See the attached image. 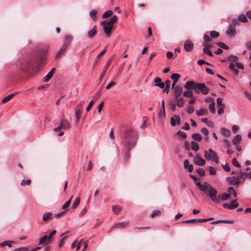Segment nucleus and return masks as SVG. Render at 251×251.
<instances>
[{"label":"nucleus","mask_w":251,"mask_h":251,"mask_svg":"<svg viewBox=\"0 0 251 251\" xmlns=\"http://www.w3.org/2000/svg\"><path fill=\"white\" fill-rule=\"evenodd\" d=\"M124 129L121 134V142L125 148L132 149L136 145L139 138L138 132L133 128L130 126H122Z\"/></svg>","instance_id":"f257e3e1"},{"label":"nucleus","mask_w":251,"mask_h":251,"mask_svg":"<svg viewBox=\"0 0 251 251\" xmlns=\"http://www.w3.org/2000/svg\"><path fill=\"white\" fill-rule=\"evenodd\" d=\"M200 190L201 191L204 192L207 195H208L211 200L215 202H220V197L217 196V191L212 186L207 182H204L202 184L200 182H197L195 183Z\"/></svg>","instance_id":"f03ea898"},{"label":"nucleus","mask_w":251,"mask_h":251,"mask_svg":"<svg viewBox=\"0 0 251 251\" xmlns=\"http://www.w3.org/2000/svg\"><path fill=\"white\" fill-rule=\"evenodd\" d=\"M184 87L188 90H194L195 93H201L203 95L209 93V89L204 83H197L193 81H188L184 85Z\"/></svg>","instance_id":"7ed1b4c3"},{"label":"nucleus","mask_w":251,"mask_h":251,"mask_svg":"<svg viewBox=\"0 0 251 251\" xmlns=\"http://www.w3.org/2000/svg\"><path fill=\"white\" fill-rule=\"evenodd\" d=\"M204 157L208 160H212L217 164L219 163L218 157L213 150L209 149L207 151H204Z\"/></svg>","instance_id":"20e7f679"},{"label":"nucleus","mask_w":251,"mask_h":251,"mask_svg":"<svg viewBox=\"0 0 251 251\" xmlns=\"http://www.w3.org/2000/svg\"><path fill=\"white\" fill-rule=\"evenodd\" d=\"M233 23L229 25L228 29L226 31V33L230 36H233L236 33L235 26L238 24L237 20L235 19L232 21Z\"/></svg>","instance_id":"39448f33"},{"label":"nucleus","mask_w":251,"mask_h":251,"mask_svg":"<svg viewBox=\"0 0 251 251\" xmlns=\"http://www.w3.org/2000/svg\"><path fill=\"white\" fill-rule=\"evenodd\" d=\"M83 104L84 102L81 101L77 105H76L75 107V115L76 118V123H78V121L79 120L81 117L82 112L81 109Z\"/></svg>","instance_id":"423d86ee"},{"label":"nucleus","mask_w":251,"mask_h":251,"mask_svg":"<svg viewBox=\"0 0 251 251\" xmlns=\"http://www.w3.org/2000/svg\"><path fill=\"white\" fill-rule=\"evenodd\" d=\"M32 62V59H29L24 61L21 63L20 65L21 69L25 72L28 71L30 68Z\"/></svg>","instance_id":"0eeeda50"},{"label":"nucleus","mask_w":251,"mask_h":251,"mask_svg":"<svg viewBox=\"0 0 251 251\" xmlns=\"http://www.w3.org/2000/svg\"><path fill=\"white\" fill-rule=\"evenodd\" d=\"M129 223V221H125L121 223H116L112 226V227L109 230L108 232H111L113 229L115 228H125L128 225Z\"/></svg>","instance_id":"6e6552de"},{"label":"nucleus","mask_w":251,"mask_h":251,"mask_svg":"<svg viewBox=\"0 0 251 251\" xmlns=\"http://www.w3.org/2000/svg\"><path fill=\"white\" fill-rule=\"evenodd\" d=\"M239 204L237 202L236 200H234L230 202V203H224L223 206L225 208L228 209H234L238 207Z\"/></svg>","instance_id":"1a4fd4ad"},{"label":"nucleus","mask_w":251,"mask_h":251,"mask_svg":"<svg viewBox=\"0 0 251 251\" xmlns=\"http://www.w3.org/2000/svg\"><path fill=\"white\" fill-rule=\"evenodd\" d=\"M174 102L179 108H182L185 104V100L183 97H174Z\"/></svg>","instance_id":"9d476101"},{"label":"nucleus","mask_w":251,"mask_h":251,"mask_svg":"<svg viewBox=\"0 0 251 251\" xmlns=\"http://www.w3.org/2000/svg\"><path fill=\"white\" fill-rule=\"evenodd\" d=\"M226 181L232 185H238L240 182V178L237 176L227 177H226Z\"/></svg>","instance_id":"9b49d317"},{"label":"nucleus","mask_w":251,"mask_h":251,"mask_svg":"<svg viewBox=\"0 0 251 251\" xmlns=\"http://www.w3.org/2000/svg\"><path fill=\"white\" fill-rule=\"evenodd\" d=\"M194 48V44L190 40H187L184 43V49L186 51H191Z\"/></svg>","instance_id":"f8f14e48"},{"label":"nucleus","mask_w":251,"mask_h":251,"mask_svg":"<svg viewBox=\"0 0 251 251\" xmlns=\"http://www.w3.org/2000/svg\"><path fill=\"white\" fill-rule=\"evenodd\" d=\"M103 25V29L105 33L108 36H109V34L113 28V26L107 23H105Z\"/></svg>","instance_id":"ddd939ff"},{"label":"nucleus","mask_w":251,"mask_h":251,"mask_svg":"<svg viewBox=\"0 0 251 251\" xmlns=\"http://www.w3.org/2000/svg\"><path fill=\"white\" fill-rule=\"evenodd\" d=\"M194 162L199 166H203L205 164V161L200 156H195L193 159Z\"/></svg>","instance_id":"4468645a"},{"label":"nucleus","mask_w":251,"mask_h":251,"mask_svg":"<svg viewBox=\"0 0 251 251\" xmlns=\"http://www.w3.org/2000/svg\"><path fill=\"white\" fill-rule=\"evenodd\" d=\"M118 20V17L116 15L113 16L109 20V21H104L101 22V25H104L105 23H107L111 25H113V24L117 22Z\"/></svg>","instance_id":"2eb2a0df"},{"label":"nucleus","mask_w":251,"mask_h":251,"mask_svg":"<svg viewBox=\"0 0 251 251\" xmlns=\"http://www.w3.org/2000/svg\"><path fill=\"white\" fill-rule=\"evenodd\" d=\"M182 93V88L181 86H176L174 89V97H181L180 95Z\"/></svg>","instance_id":"dca6fc26"},{"label":"nucleus","mask_w":251,"mask_h":251,"mask_svg":"<svg viewBox=\"0 0 251 251\" xmlns=\"http://www.w3.org/2000/svg\"><path fill=\"white\" fill-rule=\"evenodd\" d=\"M162 107L158 113L159 118H162L165 116V102L164 100H162Z\"/></svg>","instance_id":"f3484780"},{"label":"nucleus","mask_w":251,"mask_h":251,"mask_svg":"<svg viewBox=\"0 0 251 251\" xmlns=\"http://www.w3.org/2000/svg\"><path fill=\"white\" fill-rule=\"evenodd\" d=\"M65 41L63 45H66L67 46V49L68 48L69 44L72 41L73 37L72 36L70 35H65Z\"/></svg>","instance_id":"a211bd4d"},{"label":"nucleus","mask_w":251,"mask_h":251,"mask_svg":"<svg viewBox=\"0 0 251 251\" xmlns=\"http://www.w3.org/2000/svg\"><path fill=\"white\" fill-rule=\"evenodd\" d=\"M96 26H94L92 29L88 31V36L90 38H93L97 33Z\"/></svg>","instance_id":"6ab92c4d"},{"label":"nucleus","mask_w":251,"mask_h":251,"mask_svg":"<svg viewBox=\"0 0 251 251\" xmlns=\"http://www.w3.org/2000/svg\"><path fill=\"white\" fill-rule=\"evenodd\" d=\"M184 167L187 169L189 172H191L193 170V166L192 164H189L188 160H185L184 162Z\"/></svg>","instance_id":"aec40b11"},{"label":"nucleus","mask_w":251,"mask_h":251,"mask_svg":"<svg viewBox=\"0 0 251 251\" xmlns=\"http://www.w3.org/2000/svg\"><path fill=\"white\" fill-rule=\"evenodd\" d=\"M54 70L55 69L52 68L51 71L43 78V80L45 82H48L50 79L53 75Z\"/></svg>","instance_id":"412c9836"},{"label":"nucleus","mask_w":251,"mask_h":251,"mask_svg":"<svg viewBox=\"0 0 251 251\" xmlns=\"http://www.w3.org/2000/svg\"><path fill=\"white\" fill-rule=\"evenodd\" d=\"M67 46L66 45H63L61 49L57 52L56 55V58H59L60 56L66 51Z\"/></svg>","instance_id":"4be33fe9"},{"label":"nucleus","mask_w":251,"mask_h":251,"mask_svg":"<svg viewBox=\"0 0 251 251\" xmlns=\"http://www.w3.org/2000/svg\"><path fill=\"white\" fill-rule=\"evenodd\" d=\"M220 132L223 135L226 136H229L231 134L230 130L225 127H222L220 129Z\"/></svg>","instance_id":"5701e85b"},{"label":"nucleus","mask_w":251,"mask_h":251,"mask_svg":"<svg viewBox=\"0 0 251 251\" xmlns=\"http://www.w3.org/2000/svg\"><path fill=\"white\" fill-rule=\"evenodd\" d=\"M52 213L51 212H46L43 215V220L44 222H47L48 220L52 218Z\"/></svg>","instance_id":"b1692460"},{"label":"nucleus","mask_w":251,"mask_h":251,"mask_svg":"<svg viewBox=\"0 0 251 251\" xmlns=\"http://www.w3.org/2000/svg\"><path fill=\"white\" fill-rule=\"evenodd\" d=\"M62 125H63V129H69L71 126L70 122L65 119H62L61 121Z\"/></svg>","instance_id":"393cba45"},{"label":"nucleus","mask_w":251,"mask_h":251,"mask_svg":"<svg viewBox=\"0 0 251 251\" xmlns=\"http://www.w3.org/2000/svg\"><path fill=\"white\" fill-rule=\"evenodd\" d=\"M196 114L198 116H202L203 115H206L208 114V111L204 109H201L200 110H197L196 111Z\"/></svg>","instance_id":"a878e982"},{"label":"nucleus","mask_w":251,"mask_h":251,"mask_svg":"<svg viewBox=\"0 0 251 251\" xmlns=\"http://www.w3.org/2000/svg\"><path fill=\"white\" fill-rule=\"evenodd\" d=\"M50 242V240L48 237L47 235H44L43 237H42L40 240L39 245L41 244H47L49 243Z\"/></svg>","instance_id":"bb28decb"},{"label":"nucleus","mask_w":251,"mask_h":251,"mask_svg":"<svg viewBox=\"0 0 251 251\" xmlns=\"http://www.w3.org/2000/svg\"><path fill=\"white\" fill-rule=\"evenodd\" d=\"M13 241H4L0 243V247L2 248L5 246H7L9 248H11L12 247V244L14 243Z\"/></svg>","instance_id":"cd10ccee"},{"label":"nucleus","mask_w":251,"mask_h":251,"mask_svg":"<svg viewBox=\"0 0 251 251\" xmlns=\"http://www.w3.org/2000/svg\"><path fill=\"white\" fill-rule=\"evenodd\" d=\"M242 139V136L240 134L236 135L233 139L232 142L234 145L238 144Z\"/></svg>","instance_id":"c85d7f7f"},{"label":"nucleus","mask_w":251,"mask_h":251,"mask_svg":"<svg viewBox=\"0 0 251 251\" xmlns=\"http://www.w3.org/2000/svg\"><path fill=\"white\" fill-rule=\"evenodd\" d=\"M15 93L11 94L5 97H4L2 100L1 102L3 103H6L9 101L13 97L15 96Z\"/></svg>","instance_id":"c756f323"},{"label":"nucleus","mask_w":251,"mask_h":251,"mask_svg":"<svg viewBox=\"0 0 251 251\" xmlns=\"http://www.w3.org/2000/svg\"><path fill=\"white\" fill-rule=\"evenodd\" d=\"M239 178H245L246 177H248L250 176V173L249 172H242L240 171L238 173Z\"/></svg>","instance_id":"7c9ffc66"},{"label":"nucleus","mask_w":251,"mask_h":251,"mask_svg":"<svg viewBox=\"0 0 251 251\" xmlns=\"http://www.w3.org/2000/svg\"><path fill=\"white\" fill-rule=\"evenodd\" d=\"M238 20L243 23H247L248 22V19L247 18V15L241 14L239 15L238 17Z\"/></svg>","instance_id":"2f4dec72"},{"label":"nucleus","mask_w":251,"mask_h":251,"mask_svg":"<svg viewBox=\"0 0 251 251\" xmlns=\"http://www.w3.org/2000/svg\"><path fill=\"white\" fill-rule=\"evenodd\" d=\"M229 67L236 75H238L239 71L237 69H236V66L234 63H230Z\"/></svg>","instance_id":"473e14b6"},{"label":"nucleus","mask_w":251,"mask_h":251,"mask_svg":"<svg viewBox=\"0 0 251 251\" xmlns=\"http://www.w3.org/2000/svg\"><path fill=\"white\" fill-rule=\"evenodd\" d=\"M191 149L194 151H198L199 149V146L198 144L195 141H192L191 142Z\"/></svg>","instance_id":"72a5a7b5"},{"label":"nucleus","mask_w":251,"mask_h":251,"mask_svg":"<svg viewBox=\"0 0 251 251\" xmlns=\"http://www.w3.org/2000/svg\"><path fill=\"white\" fill-rule=\"evenodd\" d=\"M183 95L185 97L193 98V93L191 90H187L183 93Z\"/></svg>","instance_id":"f704fd0d"},{"label":"nucleus","mask_w":251,"mask_h":251,"mask_svg":"<svg viewBox=\"0 0 251 251\" xmlns=\"http://www.w3.org/2000/svg\"><path fill=\"white\" fill-rule=\"evenodd\" d=\"M180 77V75L176 73L173 74L171 76V78L173 80V81L175 82H177Z\"/></svg>","instance_id":"c9c22d12"},{"label":"nucleus","mask_w":251,"mask_h":251,"mask_svg":"<svg viewBox=\"0 0 251 251\" xmlns=\"http://www.w3.org/2000/svg\"><path fill=\"white\" fill-rule=\"evenodd\" d=\"M111 60L109 59L108 60L107 62V64L106 65V66H105V67L103 69V72H102V73L101 74L100 76V78H102V77H103V76L105 75V73H106V70L108 68V67L109 66V65H110V63H111Z\"/></svg>","instance_id":"e433bc0d"},{"label":"nucleus","mask_w":251,"mask_h":251,"mask_svg":"<svg viewBox=\"0 0 251 251\" xmlns=\"http://www.w3.org/2000/svg\"><path fill=\"white\" fill-rule=\"evenodd\" d=\"M97 10L95 9L92 10L90 12V16L93 20H95L96 19V15L97 14Z\"/></svg>","instance_id":"4c0bfd02"},{"label":"nucleus","mask_w":251,"mask_h":251,"mask_svg":"<svg viewBox=\"0 0 251 251\" xmlns=\"http://www.w3.org/2000/svg\"><path fill=\"white\" fill-rule=\"evenodd\" d=\"M228 192L230 195H232L234 198H236L237 196V194L233 187H229L228 189Z\"/></svg>","instance_id":"58836bf2"},{"label":"nucleus","mask_w":251,"mask_h":251,"mask_svg":"<svg viewBox=\"0 0 251 251\" xmlns=\"http://www.w3.org/2000/svg\"><path fill=\"white\" fill-rule=\"evenodd\" d=\"M193 138L197 141H200L202 139V136L200 133H194L192 135Z\"/></svg>","instance_id":"ea45409f"},{"label":"nucleus","mask_w":251,"mask_h":251,"mask_svg":"<svg viewBox=\"0 0 251 251\" xmlns=\"http://www.w3.org/2000/svg\"><path fill=\"white\" fill-rule=\"evenodd\" d=\"M112 13L113 12L112 10H107L103 14V15H102V18L104 19L106 18L111 16Z\"/></svg>","instance_id":"a19ab883"},{"label":"nucleus","mask_w":251,"mask_h":251,"mask_svg":"<svg viewBox=\"0 0 251 251\" xmlns=\"http://www.w3.org/2000/svg\"><path fill=\"white\" fill-rule=\"evenodd\" d=\"M126 149V151L125 153V158L126 160L129 159L130 157V151L132 149H128L127 148H125Z\"/></svg>","instance_id":"79ce46f5"},{"label":"nucleus","mask_w":251,"mask_h":251,"mask_svg":"<svg viewBox=\"0 0 251 251\" xmlns=\"http://www.w3.org/2000/svg\"><path fill=\"white\" fill-rule=\"evenodd\" d=\"M122 209V207L119 205H115L112 207L113 212L117 214Z\"/></svg>","instance_id":"37998d69"},{"label":"nucleus","mask_w":251,"mask_h":251,"mask_svg":"<svg viewBox=\"0 0 251 251\" xmlns=\"http://www.w3.org/2000/svg\"><path fill=\"white\" fill-rule=\"evenodd\" d=\"M73 198V196L71 197L70 200L67 201L62 206V208L63 209H66L70 205L72 199Z\"/></svg>","instance_id":"c03bdc74"},{"label":"nucleus","mask_w":251,"mask_h":251,"mask_svg":"<svg viewBox=\"0 0 251 251\" xmlns=\"http://www.w3.org/2000/svg\"><path fill=\"white\" fill-rule=\"evenodd\" d=\"M216 44L219 46L221 48L225 49V50H228L229 49V47L226 45L225 44L222 42H217Z\"/></svg>","instance_id":"a18cd8bd"},{"label":"nucleus","mask_w":251,"mask_h":251,"mask_svg":"<svg viewBox=\"0 0 251 251\" xmlns=\"http://www.w3.org/2000/svg\"><path fill=\"white\" fill-rule=\"evenodd\" d=\"M209 108L210 112L212 114H214L215 113V103L212 102L210 103L209 105Z\"/></svg>","instance_id":"49530a36"},{"label":"nucleus","mask_w":251,"mask_h":251,"mask_svg":"<svg viewBox=\"0 0 251 251\" xmlns=\"http://www.w3.org/2000/svg\"><path fill=\"white\" fill-rule=\"evenodd\" d=\"M197 172L201 176H203L205 175V171L203 169L199 168L197 169Z\"/></svg>","instance_id":"de8ad7c7"},{"label":"nucleus","mask_w":251,"mask_h":251,"mask_svg":"<svg viewBox=\"0 0 251 251\" xmlns=\"http://www.w3.org/2000/svg\"><path fill=\"white\" fill-rule=\"evenodd\" d=\"M79 202H80V198L78 197V198H76L75 201H74V202L72 205V208H75L77 206V205L79 203Z\"/></svg>","instance_id":"09e8293b"},{"label":"nucleus","mask_w":251,"mask_h":251,"mask_svg":"<svg viewBox=\"0 0 251 251\" xmlns=\"http://www.w3.org/2000/svg\"><path fill=\"white\" fill-rule=\"evenodd\" d=\"M28 247H24L15 249L14 251H29Z\"/></svg>","instance_id":"8fccbe9b"},{"label":"nucleus","mask_w":251,"mask_h":251,"mask_svg":"<svg viewBox=\"0 0 251 251\" xmlns=\"http://www.w3.org/2000/svg\"><path fill=\"white\" fill-rule=\"evenodd\" d=\"M181 223H185V224L196 223H197V219H193L187 220L185 221H183Z\"/></svg>","instance_id":"3c124183"},{"label":"nucleus","mask_w":251,"mask_h":251,"mask_svg":"<svg viewBox=\"0 0 251 251\" xmlns=\"http://www.w3.org/2000/svg\"><path fill=\"white\" fill-rule=\"evenodd\" d=\"M203 52L205 54H207L208 55H209L210 56H213V54H212V52L209 49H206V48H204L203 49Z\"/></svg>","instance_id":"603ef678"},{"label":"nucleus","mask_w":251,"mask_h":251,"mask_svg":"<svg viewBox=\"0 0 251 251\" xmlns=\"http://www.w3.org/2000/svg\"><path fill=\"white\" fill-rule=\"evenodd\" d=\"M210 36L211 37L216 38L219 36V33L217 31L214 30L211 31L210 32Z\"/></svg>","instance_id":"864d4df0"},{"label":"nucleus","mask_w":251,"mask_h":251,"mask_svg":"<svg viewBox=\"0 0 251 251\" xmlns=\"http://www.w3.org/2000/svg\"><path fill=\"white\" fill-rule=\"evenodd\" d=\"M209 174L211 175H214L216 174V171L215 168L212 166L209 167Z\"/></svg>","instance_id":"5fc2aeb1"},{"label":"nucleus","mask_w":251,"mask_h":251,"mask_svg":"<svg viewBox=\"0 0 251 251\" xmlns=\"http://www.w3.org/2000/svg\"><path fill=\"white\" fill-rule=\"evenodd\" d=\"M194 109L195 108L194 106L189 105L187 107V112L188 113L191 114L194 112Z\"/></svg>","instance_id":"6e6d98bb"},{"label":"nucleus","mask_w":251,"mask_h":251,"mask_svg":"<svg viewBox=\"0 0 251 251\" xmlns=\"http://www.w3.org/2000/svg\"><path fill=\"white\" fill-rule=\"evenodd\" d=\"M232 164L234 166L237 168H240V164L239 163L238 160L235 158L233 159Z\"/></svg>","instance_id":"4d7b16f0"},{"label":"nucleus","mask_w":251,"mask_h":251,"mask_svg":"<svg viewBox=\"0 0 251 251\" xmlns=\"http://www.w3.org/2000/svg\"><path fill=\"white\" fill-rule=\"evenodd\" d=\"M203 39L205 42H210L212 41L211 38L207 34H205L203 37Z\"/></svg>","instance_id":"13d9d810"},{"label":"nucleus","mask_w":251,"mask_h":251,"mask_svg":"<svg viewBox=\"0 0 251 251\" xmlns=\"http://www.w3.org/2000/svg\"><path fill=\"white\" fill-rule=\"evenodd\" d=\"M229 194H228L227 193H224L221 196V199L223 201H226L229 198Z\"/></svg>","instance_id":"bf43d9fd"},{"label":"nucleus","mask_w":251,"mask_h":251,"mask_svg":"<svg viewBox=\"0 0 251 251\" xmlns=\"http://www.w3.org/2000/svg\"><path fill=\"white\" fill-rule=\"evenodd\" d=\"M67 238V237H66V236H65V237H63V238H62L60 240V241H59V244H58V247H59V248H61V247H62L63 245L64 244V242H65V241L66 240Z\"/></svg>","instance_id":"052dcab7"},{"label":"nucleus","mask_w":251,"mask_h":251,"mask_svg":"<svg viewBox=\"0 0 251 251\" xmlns=\"http://www.w3.org/2000/svg\"><path fill=\"white\" fill-rule=\"evenodd\" d=\"M161 81V79L159 77H156L154 79V82L155 83V86H158L159 84H160Z\"/></svg>","instance_id":"680f3d73"},{"label":"nucleus","mask_w":251,"mask_h":251,"mask_svg":"<svg viewBox=\"0 0 251 251\" xmlns=\"http://www.w3.org/2000/svg\"><path fill=\"white\" fill-rule=\"evenodd\" d=\"M31 183L30 179H27L26 180H23L21 182V185L22 186L27 185H29Z\"/></svg>","instance_id":"e2e57ef3"},{"label":"nucleus","mask_w":251,"mask_h":251,"mask_svg":"<svg viewBox=\"0 0 251 251\" xmlns=\"http://www.w3.org/2000/svg\"><path fill=\"white\" fill-rule=\"evenodd\" d=\"M169 105L170 106V108L173 111H175L176 110V107H177V105H175V103L174 102H170L169 103Z\"/></svg>","instance_id":"0e129e2a"},{"label":"nucleus","mask_w":251,"mask_h":251,"mask_svg":"<svg viewBox=\"0 0 251 251\" xmlns=\"http://www.w3.org/2000/svg\"><path fill=\"white\" fill-rule=\"evenodd\" d=\"M217 103L219 107H222V106H225L224 104H223L222 103V99L221 98H218L217 99Z\"/></svg>","instance_id":"69168bd1"},{"label":"nucleus","mask_w":251,"mask_h":251,"mask_svg":"<svg viewBox=\"0 0 251 251\" xmlns=\"http://www.w3.org/2000/svg\"><path fill=\"white\" fill-rule=\"evenodd\" d=\"M93 103H94V101L92 100L89 102L88 105L87 106V107L86 108V110L87 112H89L91 110V108L93 106Z\"/></svg>","instance_id":"338daca9"},{"label":"nucleus","mask_w":251,"mask_h":251,"mask_svg":"<svg viewBox=\"0 0 251 251\" xmlns=\"http://www.w3.org/2000/svg\"><path fill=\"white\" fill-rule=\"evenodd\" d=\"M201 132L205 135H207L209 133L208 130L205 127H202L201 129Z\"/></svg>","instance_id":"774afa93"}]
</instances>
